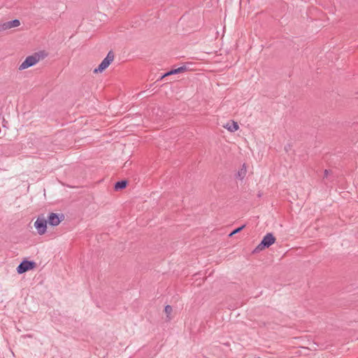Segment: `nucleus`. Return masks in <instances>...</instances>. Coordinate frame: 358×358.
Segmentation results:
<instances>
[{"label":"nucleus","instance_id":"1","mask_svg":"<svg viewBox=\"0 0 358 358\" xmlns=\"http://www.w3.org/2000/svg\"><path fill=\"white\" fill-rule=\"evenodd\" d=\"M275 241V238L271 233L266 234L259 244L254 250V252H257L270 247Z\"/></svg>","mask_w":358,"mask_h":358},{"label":"nucleus","instance_id":"2","mask_svg":"<svg viewBox=\"0 0 358 358\" xmlns=\"http://www.w3.org/2000/svg\"><path fill=\"white\" fill-rule=\"evenodd\" d=\"M40 60V55L35 53L32 55L28 56L24 61L20 65L19 70H24L29 67L33 66Z\"/></svg>","mask_w":358,"mask_h":358},{"label":"nucleus","instance_id":"3","mask_svg":"<svg viewBox=\"0 0 358 358\" xmlns=\"http://www.w3.org/2000/svg\"><path fill=\"white\" fill-rule=\"evenodd\" d=\"M113 60L114 54L112 51H109L106 57L103 59L99 66L94 70V73H96L98 72H102L108 67V66Z\"/></svg>","mask_w":358,"mask_h":358},{"label":"nucleus","instance_id":"4","mask_svg":"<svg viewBox=\"0 0 358 358\" xmlns=\"http://www.w3.org/2000/svg\"><path fill=\"white\" fill-rule=\"evenodd\" d=\"M36 262L34 261H29L27 259L23 260L17 267V272L19 274H22L29 270L34 268Z\"/></svg>","mask_w":358,"mask_h":358},{"label":"nucleus","instance_id":"5","mask_svg":"<svg viewBox=\"0 0 358 358\" xmlns=\"http://www.w3.org/2000/svg\"><path fill=\"white\" fill-rule=\"evenodd\" d=\"M47 220L43 217H38L34 222L37 232L40 235H43L46 232L47 229Z\"/></svg>","mask_w":358,"mask_h":358},{"label":"nucleus","instance_id":"6","mask_svg":"<svg viewBox=\"0 0 358 358\" xmlns=\"http://www.w3.org/2000/svg\"><path fill=\"white\" fill-rule=\"evenodd\" d=\"M64 219V215H59L57 213H51L48 217V222L52 227H56Z\"/></svg>","mask_w":358,"mask_h":358},{"label":"nucleus","instance_id":"7","mask_svg":"<svg viewBox=\"0 0 358 358\" xmlns=\"http://www.w3.org/2000/svg\"><path fill=\"white\" fill-rule=\"evenodd\" d=\"M20 22L19 20H13L11 21H8L3 23L0 25V30H7L13 27H17L20 26Z\"/></svg>","mask_w":358,"mask_h":358},{"label":"nucleus","instance_id":"8","mask_svg":"<svg viewBox=\"0 0 358 358\" xmlns=\"http://www.w3.org/2000/svg\"><path fill=\"white\" fill-rule=\"evenodd\" d=\"M224 127L231 132H234L237 131L239 128L238 123L234 121L227 123Z\"/></svg>","mask_w":358,"mask_h":358},{"label":"nucleus","instance_id":"9","mask_svg":"<svg viewBox=\"0 0 358 358\" xmlns=\"http://www.w3.org/2000/svg\"><path fill=\"white\" fill-rule=\"evenodd\" d=\"M187 70H188V66L187 65H183L177 69L171 70L170 73H172L173 75H174V74H177V73H183Z\"/></svg>","mask_w":358,"mask_h":358},{"label":"nucleus","instance_id":"10","mask_svg":"<svg viewBox=\"0 0 358 358\" xmlns=\"http://www.w3.org/2000/svg\"><path fill=\"white\" fill-rule=\"evenodd\" d=\"M127 185V182L126 180H120L115 183V189L120 190L124 189Z\"/></svg>","mask_w":358,"mask_h":358},{"label":"nucleus","instance_id":"11","mask_svg":"<svg viewBox=\"0 0 358 358\" xmlns=\"http://www.w3.org/2000/svg\"><path fill=\"white\" fill-rule=\"evenodd\" d=\"M245 175H246V167L243 164V167L238 171L237 178H239L240 180H242L245 178Z\"/></svg>","mask_w":358,"mask_h":358},{"label":"nucleus","instance_id":"12","mask_svg":"<svg viewBox=\"0 0 358 358\" xmlns=\"http://www.w3.org/2000/svg\"><path fill=\"white\" fill-rule=\"evenodd\" d=\"M245 224H243V225H242V226H241V227H238V228H236V229H234V230H233V231L229 234V236H230V237H231V236H234V234H236L239 233L240 231H241L245 228Z\"/></svg>","mask_w":358,"mask_h":358},{"label":"nucleus","instance_id":"13","mask_svg":"<svg viewBox=\"0 0 358 358\" xmlns=\"http://www.w3.org/2000/svg\"><path fill=\"white\" fill-rule=\"evenodd\" d=\"M172 307L169 305H167L165 306V308H164V311L167 315V317H169V315L172 312Z\"/></svg>","mask_w":358,"mask_h":358},{"label":"nucleus","instance_id":"14","mask_svg":"<svg viewBox=\"0 0 358 358\" xmlns=\"http://www.w3.org/2000/svg\"><path fill=\"white\" fill-rule=\"evenodd\" d=\"M171 75H173L172 73H170V71L166 72V73H164L163 76H161V79L168 76H171Z\"/></svg>","mask_w":358,"mask_h":358},{"label":"nucleus","instance_id":"15","mask_svg":"<svg viewBox=\"0 0 358 358\" xmlns=\"http://www.w3.org/2000/svg\"><path fill=\"white\" fill-rule=\"evenodd\" d=\"M329 173V170H327V169H325V170H324V178H327V177H328Z\"/></svg>","mask_w":358,"mask_h":358}]
</instances>
